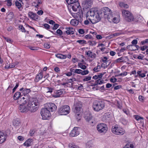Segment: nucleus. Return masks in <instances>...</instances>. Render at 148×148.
Returning <instances> with one entry per match:
<instances>
[{
  "instance_id": "nucleus-1",
  "label": "nucleus",
  "mask_w": 148,
  "mask_h": 148,
  "mask_svg": "<svg viewBox=\"0 0 148 148\" xmlns=\"http://www.w3.org/2000/svg\"><path fill=\"white\" fill-rule=\"evenodd\" d=\"M38 100L36 98H29L28 101V104L27 106L22 105L23 104H19V107L20 112H24L29 111L32 112H36L38 109Z\"/></svg>"
},
{
  "instance_id": "nucleus-2",
  "label": "nucleus",
  "mask_w": 148,
  "mask_h": 148,
  "mask_svg": "<svg viewBox=\"0 0 148 148\" xmlns=\"http://www.w3.org/2000/svg\"><path fill=\"white\" fill-rule=\"evenodd\" d=\"M102 15L100 12L95 8H92L87 13L86 17L92 24L99 22L101 20Z\"/></svg>"
},
{
  "instance_id": "nucleus-3",
  "label": "nucleus",
  "mask_w": 148,
  "mask_h": 148,
  "mask_svg": "<svg viewBox=\"0 0 148 148\" xmlns=\"http://www.w3.org/2000/svg\"><path fill=\"white\" fill-rule=\"evenodd\" d=\"M105 107L104 102L101 100H95L93 103V108L95 111H99L103 110Z\"/></svg>"
},
{
  "instance_id": "nucleus-4",
  "label": "nucleus",
  "mask_w": 148,
  "mask_h": 148,
  "mask_svg": "<svg viewBox=\"0 0 148 148\" xmlns=\"http://www.w3.org/2000/svg\"><path fill=\"white\" fill-rule=\"evenodd\" d=\"M112 131L114 134L120 135H123L125 133V130L117 125L112 127Z\"/></svg>"
},
{
  "instance_id": "nucleus-5",
  "label": "nucleus",
  "mask_w": 148,
  "mask_h": 148,
  "mask_svg": "<svg viewBox=\"0 0 148 148\" xmlns=\"http://www.w3.org/2000/svg\"><path fill=\"white\" fill-rule=\"evenodd\" d=\"M122 14L126 21L128 22H131L133 21L134 16L129 11L123 10L122 11Z\"/></svg>"
},
{
  "instance_id": "nucleus-6",
  "label": "nucleus",
  "mask_w": 148,
  "mask_h": 148,
  "mask_svg": "<svg viewBox=\"0 0 148 148\" xmlns=\"http://www.w3.org/2000/svg\"><path fill=\"white\" fill-rule=\"evenodd\" d=\"M70 111V107L68 105H64L60 108L58 112L60 115H66L68 114Z\"/></svg>"
},
{
  "instance_id": "nucleus-7",
  "label": "nucleus",
  "mask_w": 148,
  "mask_h": 148,
  "mask_svg": "<svg viewBox=\"0 0 148 148\" xmlns=\"http://www.w3.org/2000/svg\"><path fill=\"white\" fill-rule=\"evenodd\" d=\"M97 130L101 133L104 134L108 130L107 125L104 123H100L97 126Z\"/></svg>"
},
{
  "instance_id": "nucleus-8",
  "label": "nucleus",
  "mask_w": 148,
  "mask_h": 148,
  "mask_svg": "<svg viewBox=\"0 0 148 148\" xmlns=\"http://www.w3.org/2000/svg\"><path fill=\"white\" fill-rule=\"evenodd\" d=\"M40 114L44 120L47 119L50 116V111L46 108H42L41 109Z\"/></svg>"
},
{
  "instance_id": "nucleus-9",
  "label": "nucleus",
  "mask_w": 148,
  "mask_h": 148,
  "mask_svg": "<svg viewBox=\"0 0 148 148\" xmlns=\"http://www.w3.org/2000/svg\"><path fill=\"white\" fill-rule=\"evenodd\" d=\"M85 119L86 121L91 125L93 126L95 124V121L92 119V117L91 114H89L85 116Z\"/></svg>"
},
{
  "instance_id": "nucleus-10",
  "label": "nucleus",
  "mask_w": 148,
  "mask_h": 148,
  "mask_svg": "<svg viewBox=\"0 0 148 148\" xmlns=\"http://www.w3.org/2000/svg\"><path fill=\"white\" fill-rule=\"evenodd\" d=\"M99 11L100 12L101 15H102L103 14L104 17L108 14H110L111 12V10L107 7L103 8Z\"/></svg>"
},
{
  "instance_id": "nucleus-11",
  "label": "nucleus",
  "mask_w": 148,
  "mask_h": 148,
  "mask_svg": "<svg viewBox=\"0 0 148 148\" xmlns=\"http://www.w3.org/2000/svg\"><path fill=\"white\" fill-rule=\"evenodd\" d=\"M92 4V0H84L82 3L83 6L85 9H87L90 7Z\"/></svg>"
},
{
  "instance_id": "nucleus-12",
  "label": "nucleus",
  "mask_w": 148,
  "mask_h": 148,
  "mask_svg": "<svg viewBox=\"0 0 148 148\" xmlns=\"http://www.w3.org/2000/svg\"><path fill=\"white\" fill-rule=\"evenodd\" d=\"M79 128L77 127H75L70 133V136L73 137L78 135L79 134V132L78 130Z\"/></svg>"
},
{
  "instance_id": "nucleus-13",
  "label": "nucleus",
  "mask_w": 148,
  "mask_h": 148,
  "mask_svg": "<svg viewBox=\"0 0 148 148\" xmlns=\"http://www.w3.org/2000/svg\"><path fill=\"white\" fill-rule=\"evenodd\" d=\"M7 136L6 133L0 131V144L5 141Z\"/></svg>"
},
{
  "instance_id": "nucleus-14",
  "label": "nucleus",
  "mask_w": 148,
  "mask_h": 148,
  "mask_svg": "<svg viewBox=\"0 0 148 148\" xmlns=\"http://www.w3.org/2000/svg\"><path fill=\"white\" fill-rule=\"evenodd\" d=\"M48 106L47 108L50 112H53L56 110L57 109V107L53 103H49L47 104Z\"/></svg>"
},
{
  "instance_id": "nucleus-15",
  "label": "nucleus",
  "mask_w": 148,
  "mask_h": 148,
  "mask_svg": "<svg viewBox=\"0 0 148 148\" xmlns=\"http://www.w3.org/2000/svg\"><path fill=\"white\" fill-rule=\"evenodd\" d=\"M29 16L30 18L33 20L36 21L38 19V16L32 12H30L28 13Z\"/></svg>"
},
{
  "instance_id": "nucleus-16",
  "label": "nucleus",
  "mask_w": 148,
  "mask_h": 148,
  "mask_svg": "<svg viewBox=\"0 0 148 148\" xmlns=\"http://www.w3.org/2000/svg\"><path fill=\"white\" fill-rule=\"evenodd\" d=\"M22 96H21L20 98L17 100V103L18 104H25L27 103V99L25 98L24 97H23L21 98Z\"/></svg>"
},
{
  "instance_id": "nucleus-17",
  "label": "nucleus",
  "mask_w": 148,
  "mask_h": 148,
  "mask_svg": "<svg viewBox=\"0 0 148 148\" xmlns=\"http://www.w3.org/2000/svg\"><path fill=\"white\" fill-rule=\"evenodd\" d=\"M72 8L73 11H76L77 9H79V10L81 8V6L79 3L78 2L72 4Z\"/></svg>"
},
{
  "instance_id": "nucleus-18",
  "label": "nucleus",
  "mask_w": 148,
  "mask_h": 148,
  "mask_svg": "<svg viewBox=\"0 0 148 148\" xmlns=\"http://www.w3.org/2000/svg\"><path fill=\"white\" fill-rule=\"evenodd\" d=\"M65 29L66 30V32L68 35L73 34L74 33L75 30L71 27H66Z\"/></svg>"
},
{
  "instance_id": "nucleus-19",
  "label": "nucleus",
  "mask_w": 148,
  "mask_h": 148,
  "mask_svg": "<svg viewBox=\"0 0 148 148\" xmlns=\"http://www.w3.org/2000/svg\"><path fill=\"white\" fill-rule=\"evenodd\" d=\"M64 90V89H61L56 91L54 92L55 94L53 95V96L54 97H60L63 94Z\"/></svg>"
},
{
  "instance_id": "nucleus-20",
  "label": "nucleus",
  "mask_w": 148,
  "mask_h": 148,
  "mask_svg": "<svg viewBox=\"0 0 148 148\" xmlns=\"http://www.w3.org/2000/svg\"><path fill=\"white\" fill-rule=\"evenodd\" d=\"M76 14L75 16V19L77 20L79 22V23L82 24V22L83 21L82 16L81 14Z\"/></svg>"
},
{
  "instance_id": "nucleus-21",
  "label": "nucleus",
  "mask_w": 148,
  "mask_h": 148,
  "mask_svg": "<svg viewBox=\"0 0 148 148\" xmlns=\"http://www.w3.org/2000/svg\"><path fill=\"white\" fill-rule=\"evenodd\" d=\"M113 14L114 13L111 12L110 14L106 15L104 17L105 18H107L110 22H111L112 21V19H113V18L114 17Z\"/></svg>"
},
{
  "instance_id": "nucleus-22",
  "label": "nucleus",
  "mask_w": 148,
  "mask_h": 148,
  "mask_svg": "<svg viewBox=\"0 0 148 148\" xmlns=\"http://www.w3.org/2000/svg\"><path fill=\"white\" fill-rule=\"evenodd\" d=\"M33 141V139L29 138L27 139L23 144L24 146L27 147L30 146L31 145V143Z\"/></svg>"
},
{
  "instance_id": "nucleus-23",
  "label": "nucleus",
  "mask_w": 148,
  "mask_h": 148,
  "mask_svg": "<svg viewBox=\"0 0 148 148\" xmlns=\"http://www.w3.org/2000/svg\"><path fill=\"white\" fill-rule=\"evenodd\" d=\"M86 55L89 57L92 58H95L96 56L95 53L92 52L90 51H88L86 53Z\"/></svg>"
},
{
  "instance_id": "nucleus-24",
  "label": "nucleus",
  "mask_w": 148,
  "mask_h": 148,
  "mask_svg": "<svg viewBox=\"0 0 148 148\" xmlns=\"http://www.w3.org/2000/svg\"><path fill=\"white\" fill-rule=\"evenodd\" d=\"M43 77V74L42 72H40L36 77L35 80L36 82H38L39 80L41 79Z\"/></svg>"
},
{
  "instance_id": "nucleus-25",
  "label": "nucleus",
  "mask_w": 148,
  "mask_h": 148,
  "mask_svg": "<svg viewBox=\"0 0 148 148\" xmlns=\"http://www.w3.org/2000/svg\"><path fill=\"white\" fill-rule=\"evenodd\" d=\"M21 96V93L20 92H16L13 98L14 100L18 99Z\"/></svg>"
},
{
  "instance_id": "nucleus-26",
  "label": "nucleus",
  "mask_w": 148,
  "mask_h": 148,
  "mask_svg": "<svg viewBox=\"0 0 148 148\" xmlns=\"http://www.w3.org/2000/svg\"><path fill=\"white\" fill-rule=\"evenodd\" d=\"M71 24L74 26H76L78 25L79 22L77 20L75 19H72L71 21Z\"/></svg>"
},
{
  "instance_id": "nucleus-27",
  "label": "nucleus",
  "mask_w": 148,
  "mask_h": 148,
  "mask_svg": "<svg viewBox=\"0 0 148 148\" xmlns=\"http://www.w3.org/2000/svg\"><path fill=\"white\" fill-rule=\"evenodd\" d=\"M58 58L60 59H64L66 58V56L60 54H56L55 55Z\"/></svg>"
},
{
  "instance_id": "nucleus-28",
  "label": "nucleus",
  "mask_w": 148,
  "mask_h": 148,
  "mask_svg": "<svg viewBox=\"0 0 148 148\" xmlns=\"http://www.w3.org/2000/svg\"><path fill=\"white\" fill-rule=\"evenodd\" d=\"M13 125L16 127H17L20 125V121L16 119L14 120L13 121Z\"/></svg>"
},
{
  "instance_id": "nucleus-29",
  "label": "nucleus",
  "mask_w": 148,
  "mask_h": 148,
  "mask_svg": "<svg viewBox=\"0 0 148 148\" xmlns=\"http://www.w3.org/2000/svg\"><path fill=\"white\" fill-rule=\"evenodd\" d=\"M120 19L118 17H114L113 18L112 22H113L114 23H117L119 22Z\"/></svg>"
},
{
  "instance_id": "nucleus-30",
  "label": "nucleus",
  "mask_w": 148,
  "mask_h": 148,
  "mask_svg": "<svg viewBox=\"0 0 148 148\" xmlns=\"http://www.w3.org/2000/svg\"><path fill=\"white\" fill-rule=\"evenodd\" d=\"M78 66L82 69L84 70L86 69L87 67L85 65H83L81 63H78Z\"/></svg>"
},
{
  "instance_id": "nucleus-31",
  "label": "nucleus",
  "mask_w": 148,
  "mask_h": 148,
  "mask_svg": "<svg viewBox=\"0 0 148 148\" xmlns=\"http://www.w3.org/2000/svg\"><path fill=\"white\" fill-rule=\"evenodd\" d=\"M119 5L121 7H123L125 8H128V5L127 4H125L123 2L120 3Z\"/></svg>"
},
{
  "instance_id": "nucleus-32",
  "label": "nucleus",
  "mask_w": 148,
  "mask_h": 148,
  "mask_svg": "<svg viewBox=\"0 0 148 148\" xmlns=\"http://www.w3.org/2000/svg\"><path fill=\"white\" fill-rule=\"evenodd\" d=\"M123 148H134V145L130 143L127 144Z\"/></svg>"
},
{
  "instance_id": "nucleus-33",
  "label": "nucleus",
  "mask_w": 148,
  "mask_h": 148,
  "mask_svg": "<svg viewBox=\"0 0 148 148\" xmlns=\"http://www.w3.org/2000/svg\"><path fill=\"white\" fill-rule=\"evenodd\" d=\"M78 0H66L67 3L69 4H73L78 2Z\"/></svg>"
},
{
  "instance_id": "nucleus-34",
  "label": "nucleus",
  "mask_w": 148,
  "mask_h": 148,
  "mask_svg": "<svg viewBox=\"0 0 148 148\" xmlns=\"http://www.w3.org/2000/svg\"><path fill=\"white\" fill-rule=\"evenodd\" d=\"M134 118L137 121H139V120L142 119L143 120L144 118L138 115H134Z\"/></svg>"
},
{
  "instance_id": "nucleus-35",
  "label": "nucleus",
  "mask_w": 148,
  "mask_h": 148,
  "mask_svg": "<svg viewBox=\"0 0 148 148\" xmlns=\"http://www.w3.org/2000/svg\"><path fill=\"white\" fill-rule=\"evenodd\" d=\"M31 91V90L30 89L25 88L22 91V93L24 95H26L28 94Z\"/></svg>"
},
{
  "instance_id": "nucleus-36",
  "label": "nucleus",
  "mask_w": 148,
  "mask_h": 148,
  "mask_svg": "<svg viewBox=\"0 0 148 148\" xmlns=\"http://www.w3.org/2000/svg\"><path fill=\"white\" fill-rule=\"evenodd\" d=\"M15 4L16 7L19 9H20L22 6V5L21 3L17 1H16L15 2Z\"/></svg>"
},
{
  "instance_id": "nucleus-37",
  "label": "nucleus",
  "mask_w": 148,
  "mask_h": 148,
  "mask_svg": "<svg viewBox=\"0 0 148 148\" xmlns=\"http://www.w3.org/2000/svg\"><path fill=\"white\" fill-rule=\"evenodd\" d=\"M108 58L106 56H104L103 58H101V60L104 63H105L106 64V67H107V62L108 61Z\"/></svg>"
},
{
  "instance_id": "nucleus-38",
  "label": "nucleus",
  "mask_w": 148,
  "mask_h": 148,
  "mask_svg": "<svg viewBox=\"0 0 148 148\" xmlns=\"http://www.w3.org/2000/svg\"><path fill=\"white\" fill-rule=\"evenodd\" d=\"M137 42L138 41L137 40H133L132 42V45L127 46V48H128V47H132L133 46L132 45H136L137 44Z\"/></svg>"
},
{
  "instance_id": "nucleus-39",
  "label": "nucleus",
  "mask_w": 148,
  "mask_h": 148,
  "mask_svg": "<svg viewBox=\"0 0 148 148\" xmlns=\"http://www.w3.org/2000/svg\"><path fill=\"white\" fill-rule=\"evenodd\" d=\"M124 61L123 58L122 57L120 58L117 59L115 60V62L116 63H120Z\"/></svg>"
},
{
  "instance_id": "nucleus-40",
  "label": "nucleus",
  "mask_w": 148,
  "mask_h": 148,
  "mask_svg": "<svg viewBox=\"0 0 148 148\" xmlns=\"http://www.w3.org/2000/svg\"><path fill=\"white\" fill-rule=\"evenodd\" d=\"M82 103L80 102H78L76 103L75 107H77L78 108H82Z\"/></svg>"
},
{
  "instance_id": "nucleus-41",
  "label": "nucleus",
  "mask_w": 148,
  "mask_h": 148,
  "mask_svg": "<svg viewBox=\"0 0 148 148\" xmlns=\"http://www.w3.org/2000/svg\"><path fill=\"white\" fill-rule=\"evenodd\" d=\"M127 74V72L126 71L124 72L123 73H121L118 75L116 76V77H120V76H126Z\"/></svg>"
},
{
  "instance_id": "nucleus-42",
  "label": "nucleus",
  "mask_w": 148,
  "mask_h": 148,
  "mask_svg": "<svg viewBox=\"0 0 148 148\" xmlns=\"http://www.w3.org/2000/svg\"><path fill=\"white\" fill-rule=\"evenodd\" d=\"M77 42L79 43L81 45L86 44V42L84 40H79L77 41Z\"/></svg>"
},
{
  "instance_id": "nucleus-43",
  "label": "nucleus",
  "mask_w": 148,
  "mask_h": 148,
  "mask_svg": "<svg viewBox=\"0 0 148 148\" xmlns=\"http://www.w3.org/2000/svg\"><path fill=\"white\" fill-rule=\"evenodd\" d=\"M101 66L100 65H98L97 66L95 67L93 69V71L95 72H98L99 71Z\"/></svg>"
},
{
  "instance_id": "nucleus-44",
  "label": "nucleus",
  "mask_w": 148,
  "mask_h": 148,
  "mask_svg": "<svg viewBox=\"0 0 148 148\" xmlns=\"http://www.w3.org/2000/svg\"><path fill=\"white\" fill-rule=\"evenodd\" d=\"M89 71L88 70H84L82 71H82L81 72V75H86L88 74L89 73Z\"/></svg>"
},
{
  "instance_id": "nucleus-45",
  "label": "nucleus",
  "mask_w": 148,
  "mask_h": 148,
  "mask_svg": "<svg viewBox=\"0 0 148 148\" xmlns=\"http://www.w3.org/2000/svg\"><path fill=\"white\" fill-rule=\"evenodd\" d=\"M82 108H78L77 107H75L74 111L76 113H78L80 112H82Z\"/></svg>"
},
{
  "instance_id": "nucleus-46",
  "label": "nucleus",
  "mask_w": 148,
  "mask_h": 148,
  "mask_svg": "<svg viewBox=\"0 0 148 148\" xmlns=\"http://www.w3.org/2000/svg\"><path fill=\"white\" fill-rule=\"evenodd\" d=\"M96 82H97V84H103L104 82H103V81L102 80H101L100 79H99L97 80H96Z\"/></svg>"
},
{
  "instance_id": "nucleus-47",
  "label": "nucleus",
  "mask_w": 148,
  "mask_h": 148,
  "mask_svg": "<svg viewBox=\"0 0 148 148\" xmlns=\"http://www.w3.org/2000/svg\"><path fill=\"white\" fill-rule=\"evenodd\" d=\"M18 27L19 29L21 30L22 32H26V30H25L24 27L22 25H19Z\"/></svg>"
},
{
  "instance_id": "nucleus-48",
  "label": "nucleus",
  "mask_w": 148,
  "mask_h": 148,
  "mask_svg": "<svg viewBox=\"0 0 148 148\" xmlns=\"http://www.w3.org/2000/svg\"><path fill=\"white\" fill-rule=\"evenodd\" d=\"M91 77L90 76L86 77L83 79V81L84 82L87 81L91 79Z\"/></svg>"
},
{
  "instance_id": "nucleus-49",
  "label": "nucleus",
  "mask_w": 148,
  "mask_h": 148,
  "mask_svg": "<svg viewBox=\"0 0 148 148\" xmlns=\"http://www.w3.org/2000/svg\"><path fill=\"white\" fill-rule=\"evenodd\" d=\"M121 122L123 124L126 125L127 123V121L125 119H122L121 120Z\"/></svg>"
},
{
  "instance_id": "nucleus-50",
  "label": "nucleus",
  "mask_w": 148,
  "mask_h": 148,
  "mask_svg": "<svg viewBox=\"0 0 148 148\" xmlns=\"http://www.w3.org/2000/svg\"><path fill=\"white\" fill-rule=\"evenodd\" d=\"M88 43L89 45L91 46L95 45L96 44V42L94 41H89Z\"/></svg>"
},
{
  "instance_id": "nucleus-51",
  "label": "nucleus",
  "mask_w": 148,
  "mask_h": 148,
  "mask_svg": "<svg viewBox=\"0 0 148 148\" xmlns=\"http://www.w3.org/2000/svg\"><path fill=\"white\" fill-rule=\"evenodd\" d=\"M148 47L147 46L144 45L143 47H140V50L142 51H144Z\"/></svg>"
},
{
  "instance_id": "nucleus-52",
  "label": "nucleus",
  "mask_w": 148,
  "mask_h": 148,
  "mask_svg": "<svg viewBox=\"0 0 148 148\" xmlns=\"http://www.w3.org/2000/svg\"><path fill=\"white\" fill-rule=\"evenodd\" d=\"M38 48L37 47H29V49L31 50H37L38 49Z\"/></svg>"
},
{
  "instance_id": "nucleus-53",
  "label": "nucleus",
  "mask_w": 148,
  "mask_h": 148,
  "mask_svg": "<svg viewBox=\"0 0 148 148\" xmlns=\"http://www.w3.org/2000/svg\"><path fill=\"white\" fill-rule=\"evenodd\" d=\"M56 32L59 35H61L62 34V32L60 29H57Z\"/></svg>"
},
{
  "instance_id": "nucleus-54",
  "label": "nucleus",
  "mask_w": 148,
  "mask_h": 148,
  "mask_svg": "<svg viewBox=\"0 0 148 148\" xmlns=\"http://www.w3.org/2000/svg\"><path fill=\"white\" fill-rule=\"evenodd\" d=\"M44 46L46 49H49L50 47V44L47 43H45L44 45Z\"/></svg>"
},
{
  "instance_id": "nucleus-55",
  "label": "nucleus",
  "mask_w": 148,
  "mask_h": 148,
  "mask_svg": "<svg viewBox=\"0 0 148 148\" xmlns=\"http://www.w3.org/2000/svg\"><path fill=\"white\" fill-rule=\"evenodd\" d=\"M145 43H148V38L144 40L141 42V44L142 45H144Z\"/></svg>"
},
{
  "instance_id": "nucleus-56",
  "label": "nucleus",
  "mask_w": 148,
  "mask_h": 148,
  "mask_svg": "<svg viewBox=\"0 0 148 148\" xmlns=\"http://www.w3.org/2000/svg\"><path fill=\"white\" fill-rule=\"evenodd\" d=\"M59 26V25L58 24H55L53 27V30H56L57 29Z\"/></svg>"
},
{
  "instance_id": "nucleus-57",
  "label": "nucleus",
  "mask_w": 148,
  "mask_h": 148,
  "mask_svg": "<svg viewBox=\"0 0 148 148\" xmlns=\"http://www.w3.org/2000/svg\"><path fill=\"white\" fill-rule=\"evenodd\" d=\"M44 28L47 29H49L50 28L49 25L47 23H45L44 25Z\"/></svg>"
},
{
  "instance_id": "nucleus-58",
  "label": "nucleus",
  "mask_w": 148,
  "mask_h": 148,
  "mask_svg": "<svg viewBox=\"0 0 148 148\" xmlns=\"http://www.w3.org/2000/svg\"><path fill=\"white\" fill-rule=\"evenodd\" d=\"M19 85V84L18 83H17L16 84L15 87L13 88V89L12 90V92L13 93H14L15 91L16 90V88Z\"/></svg>"
},
{
  "instance_id": "nucleus-59",
  "label": "nucleus",
  "mask_w": 148,
  "mask_h": 148,
  "mask_svg": "<svg viewBox=\"0 0 148 148\" xmlns=\"http://www.w3.org/2000/svg\"><path fill=\"white\" fill-rule=\"evenodd\" d=\"M81 71L82 70L79 69H76L75 72L76 73L81 74Z\"/></svg>"
},
{
  "instance_id": "nucleus-60",
  "label": "nucleus",
  "mask_w": 148,
  "mask_h": 148,
  "mask_svg": "<svg viewBox=\"0 0 148 148\" xmlns=\"http://www.w3.org/2000/svg\"><path fill=\"white\" fill-rule=\"evenodd\" d=\"M85 38L86 39H91L92 38V36L91 35L88 34L86 35Z\"/></svg>"
},
{
  "instance_id": "nucleus-61",
  "label": "nucleus",
  "mask_w": 148,
  "mask_h": 148,
  "mask_svg": "<svg viewBox=\"0 0 148 148\" xmlns=\"http://www.w3.org/2000/svg\"><path fill=\"white\" fill-rule=\"evenodd\" d=\"M110 81L111 82L114 83L117 81V79L115 77L113 78H112L110 79Z\"/></svg>"
},
{
  "instance_id": "nucleus-62",
  "label": "nucleus",
  "mask_w": 148,
  "mask_h": 148,
  "mask_svg": "<svg viewBox=\"0 0 148 148\" xmlns=\"http://www.w3.org/2000/svg\"><path fill=\"white\" fill-rule=\"evenodd\" d=\"M47 89L48 90L47 91V92H50L51 93L53 92V89L51 88H49V87H47Z\"/></svg>"
},
{
  "instance_id": "nucleus-63",
  "label": "nucleus",
  "mask_w": 148,
  "mask_h": 148,
  "mask_svg": "<svg viewBox=\"0 0 148 148\" xmlns=\"http://www.w3.org/2000/svg\"><path fill=\"white\" fill-rule=\"evenodd\" d=\"M79 33L81 34H83L84 33V31L83 29H80L78 30Z\"/></svg>"
},
{
  "instance_id": "nucleus-64",
  "label": "nucleus",
  "mask_w": 148,
  "mask_h": 148,
  "mask_svg": "<svg viewBox=\"0 0 148 148\" xmlns=\"http://www.w3.org/2000/svg\"><path fill=\"white\" fill-rule=\"evenodd\" d=\"M86 148H93L91 145L89 144V143H87L86 145Z\"/></svg>"
}]
</instances>
